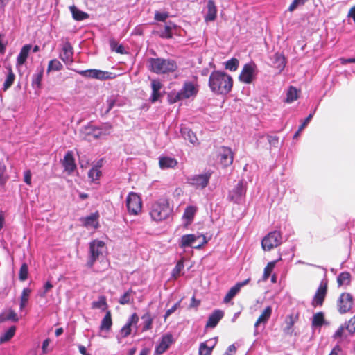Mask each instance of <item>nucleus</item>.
I'll return each instance as SVG.
<instances>
[{
    "label": "nucleus",
    "instance_id": "1",
    "mask_svg": "<svg viewBox=\"0 0 355 355\" xmlns=\"http://www.w3.org/2000/svg\"><path fill=\"white\" fill-rule=\"evenodd\" d=\"M232 78L224 71H214L209 76V87L217 94H227L232 88Z\"/></svg>",
    "mask_w": 355,
    "mask_h": 355
},
{
    "label": "nucleus",
    "instance_id": "2",
    "mask_svg": "<svg viewBox=\"0 0 355 355\" xmlns=\"http://www.w3.org/2000/svg\"><path fill=\"white\" fill-rule=\"evenodd\" d=\"M148 69L156 74H168L175 72L178 67L173 59L162 58H150L147 60Z\"/></svg>",
    "mask_w": 355,
    "mask_h": 355
},
{
    "label": "nucleus",
    "instance_id": "3",
    "mask_svg": "<svg viewBox=\"0 0 355 355\" xmlns=\"http://www.w3.org/2000/svg\"><path fill=\"white\" fill-rule=\"evenodd\" d=\"M106 245L103 241L94 239L89 244V252L86 266L89 268H93L94 263L97 261H103L101 259L106 252Z\"/></svg>",
    "mask_w": 355,
    "mask_h": 355
},
{
    "label": "nucleus",
    "instance_id": "4",
    "mask_svg": "<svg viewBox=\"0 0 355 355\" xmlns=\"http://www.w3.org/2000/svg\"><path fill=\"white\" fill-rule=\"evenodd\" d=\"M172 209L168 201H155L152 205L150 214L151 218L155 221H162L167 218Z\"/></svg>",
    "mask_w": 355,
    "mask_h": 355
},
{
    "label": "nucleus",
    "instance_id": "5",
    "mask_svg": "<svg viewBox=\"0 0 355 355\" xmlns=\"http://www.w3.org/2000/svg\"><path fill=\"white\" fill-rule=\"evenodd\" d=\"M207 241L204 236L189 234L182 236L179 242V246L181 248L191 247L198 249L200 248Z\"/></svg>",
    "mask_w": 355,
    "mask_h": 355
},
{
    "label": "nucleus",
    "instance_id": "6",
    "mask_svg": "<svg viewBox=\"0 0 355 355\" xmlns=\"http://www.w3.org/2000/svg\"><path fill=\"white\" fill-rule=\"evenodd\" d=\"M282 243V235L279 231H273L268 233L261 241V245L264 250H270L277 247Z\"/></svg>",
    "mask_w": 355,
    "mask_h": 355
},
{
    "label": "nucleus",
    "instance_id": "7",
    "mask_svg": "<svg viewBox=\"0 0 355 355\" xmlns=\"http://www.w3.org/2000/svg\"><path fill=\"white\" fill-rule=\"evenodd\" d=\"M75 71L83 77L100 80H108L114 78L112 73L99 69L76 70Z\"/></svg>",
    "mask_w": 355,
    "mask_h": 355
},
{
    "label": "nucleus",
    "instance_id": "8",
    "mask_svg": "<svg viewBox=\"0 0 355 355\" xmlns=\"http://www.w3.org/2000/svg\"><path fill=\"white\" fill-rule=\"evenodd\" d=\"M354 297L349 293H343L337 300V309L340 314L349 312L353 306Z\"/></svg>",
    "mask_w": 355,
    "mask_h": 355
},
{
    "label": "nucleus",
    "instance_id": "9",
    "mask_svg": "<svg viewBox=\"0 0 355 355\" xmlns=\"http://www.w3.org/2000/svg\"><path fill=\"white\" fill-rule=\"evenodd\" d=\"M256 65L254 63L245 64L239 75V79L241 82L250 84L255 78Z\"/></svg>",
    "mask_w": 355,
    "mask_h": 355
},
{
    "label": "nucleus",
    "instance_id": "10",
    "mask_svg": "<svg viewBox=\"0 0 355 355\" xmlns=\"http://www.w3.org/2000/svg\"><path fill=\"white\" fill-rule=\"evenodd\" d=\"M327 291V281L322 280L312 300L311 304L313 306L322 305Z\"/></svg>",
    "mask_w": 355,
    "mask_h": 355
},
{
    "label": "nucleus",
    "instance_id": "11",
    "mask_svg": "<svg viewBox=\"0 0 355 355\" xmlns=\"http://www.w3.org/2000/svg\"><path fill=\"white\" fill-rule=\"evenodd\" d=\"M174 342L173 335L171 334H166L162 336L159 343L155 349V355H161L164 354Z\"/></svg>",
    "mask_w": 355,
    "mask_h": 355
},
{
    "label": "nucleus",
    "instance_id": "12",
    "mask_svg": "<svg viewBox=\"0 0 355 355\" xmlns=\"http://www.w3.org/2000/svg\"><path fill=\"white\" fill-rule=\"evenodd\" d=\"M99 213L96 211L87 216L80 218V221L86 228L96 230L99 227Z\"/></svg>",
    "mask_w": 355,
    "mask_h": 355
},
{
    "label": "nucleus",
    "instance_id": "13",
    "mask_svg": "<svg viewBox=\"0 0 355 355\" xmlns=\"http://www.w3.org/2000/svg\"><path fill=\"white\" fill-rule=\"evenodd\" d=\"M247 191V182L240 180L230 192V200H239L245 197Z\"/></svg>",
    "mask_w": 355,
    "mask_h": 355
},
{
    "label": "nucleus",
    "instance_id": "14",
    "mask_svg": "<svg viewBox=\"0 0 355 355\" xmlns=\"http://www.w3.org/2000/svg\"><path fill=\"white\" fill-rule=\"evenodd\" d=\"M183 100L194 97L197 95L198 89L191 82H185L182 89L179 91Z\"/></svg>",
    "mask_w": 355,
    "mask_h": 355
},
{
    "label": "nucleus",
    "instance_id": "15",
    "mask_svg": "<svg viewBox=\"0 0 355 355\" xmlns=\"http://www.w3.org/2000/svg\"><path fill=\"white\" fill-rule=\"evenodd\" d=\"M219 157L221 164L225 167L230 166L234 159L233 152L229 147L223 146L219 151Z\"/></svg>",
    "mask_w": 355,
    "mask_h": 355
},
{
    "label": "nucleus",
    "instance_id": "16",
    "mask_svg": "<svg viewBox=\"0 0 355 355\" xmlns=\"http://www.w3.org/2000/svg\"><path fill=\"white\" fill-rule=\"evenodd\" d=\"M82 131L83 134L84 135V138L88 141L97 139L101 137V133L99 131L98 126L89 124L84 126Z\"/></svg>",
    "mask_w": 355,
    "mask_h": 355
},
{
    "label": "nucleus",
    "instance_id": "17",
    "mask_svg": "<svg viewBox=\"0 0 355 355\" xmlns=\"http://www.w3.org/2000/svg\"><path fill=\"white\" fill-rule=\"evenodd\" d=\"M73 49L69 42H66L62 48L60 58L65 63L69 64L73 62Z\"/></svg>",
    "mask_w": 355,
    "mask_h": 355
},
{
    "label": "nucleus",
    "instance_id": "18",
    "mask_svg": "<svg viewBox=\"0 0 355 355\" xmlns=\"http://www.w3.org/2000/svg\"><path fill=\"white\" fill-rule=\"evenodd\" d=\"M211 173H206L205 174H200L194 175L190 179L191 184L194 185L197 188H205L210 179Z\"/></svg>",
    "mask_w": 355,
    "mask_h": 355
},
{
    "label": "nucleus",
    "instance_id": "19",
    "mask_svg": "<svg viewBox=\"0 0 355 355\" xmlns=\"http://www.w3.org/2000/svg\"><path fill=\"white\" fill-rule=\"evenodd\" d=\"M272 311V309L270 306H268L264 309V310L259 315V317L258 318L257 320L254 324V335H257L258 334L257 328L260 324H263V325L265 326L266 324L268 322V320L271 316Z\"/></svg>",
    "mask_w": 355,
    "mask_h": 355
},
{
    "label": "nucleus",
    "instance_id": "20",
    "mask_svg": "<svg viewBox=\"0 0 355 355\" xmlns=\"http://www.w3.org/2000/svg\"><path fill=\"white\" fill-rule=\"evenodd\" d=\"M107 108L105 112L107 114L109 112L115 107H121L125 104V100L119 96H111L106 101Z\"/></svg>",
    "mask_w": 355,
    "mask_h": 355
},
{
    "label": "nucleus",
    "instance_id": "21",
    "mask_svg": "<svg viewBox=\"0 0 355 355\" xmlns=\"http://www.w3.org/2000/svg\"><path fill=\"white\" fill-rule=\"evenodd\" d=\"M62 165L64 168V170L69 173L73 172L76 168V165L75 164V159L72 151L67 152L62 161Z\"/></svg>",
    "mask_w": 355,
    "mask_h": 355
},
{
    "label": "nucleus",
    "instance_id": "22",
    "mask_svg": "<svg viewBox=\"0 0 355 355\" xmlns=\"http://www.w3.org/2000/svg\"><path fill=\"white\" fill-rule=\"evenodd\" d=\"M207 13L204 16L206 22L213 21L217 15V8L214 0H208L207 4Z\"/></svg>",
    "mask_w": 355,
    "mask_h": 355
},
{
    "label": "nucleus",
    "instance_id": "23",
    "mask_svg": "<svg viewBox=\"0 0 355 355\" xmlns=\"http://www.w3.org/2000/svg\"><path fill=\"white\" fill-rule=\"evenodd\" d=\"M272 67L278 69L279 72H282L285 68L286 61L285 56L282 53H275L272 57L270 58Z\"/></svg>",
    "mask_w": 355,
    "mask_h": 355
},
{
    "label": "nucleus",
    "instance_id": "24",
    "mask_svg": "<svg viewBox=\"0 0 355 355\" xmlns=\"http://www.w3.org/2000/svg\"><path fill=\"white\" fill-rule=\"evenodd\" d=\"M178 161L173 157L161 156L159 157V165L162 169L173 168L178 165Z\"/></svg>",
    "mask_w": 355,
    "mask_h": 355
},
{
    "label": "nucleus",
    "instance_id": "25",
    "mask_svg": "<svg viewBox=\"0 0 355 355\" xmlns=\"http://www.w3.org/2000/svg\"><path fill=\"white\" fill-rule=\"evenodd\" d=\"M223 316V311L220 310H215L208 318L206 327L214 328Z\"/></svg>",
    "mask_w": 355,
    "mask_h": 355
},
{
    "label": "nucleus",
    "instance_id": "26",
    "mask_svg": "<svg viewBox=\"0 0 355 355\" xmlns=\"http://www.w3.org/2000/svg\"><path fill=\"white\" fill-rule=\"evenodd\" d=\"M31 48V44H26L21 49L17 58V66H21L26 62Z\"/></svg>",
    "mask_w": 355,
    "mask_h": 355
},
{
    "label": "nucleus",
    "instance_id": "27",
    "mask_svg": "<svg viewBox=\"0 0 355 355\" xmlns=\"http://www.w3.org/2000/svg\"><path fill=\"white\" fill-rule=\"evenodd\" d=\"M112 326V320L110 311H107L105 316L102 319L100 324V330L102 331L109 332Z\"/></svg>",
    "mask_w": 355,
    "mask_h": 355
},
{
    "label": "nucleus",
    "instance_id": "28",
    "mask_svg": "<svg viewBox=\"0 0 355 355\" xmlns=\"http://www.w3.org/2000/svg\"><path fill=\"white\" fill-rule=\"evenodd\" d=\"M126 206L130 214L137 215L142 208V201H126Z\"/></svg>",
    "mask_w": 355,
    "mask_h": 355
},
{
    "label": "nucleus",
    "instance_id": "29",
    "mask_svg": "<svg viewBox=\"0 0 355 355\" xmlns=\"http://www.w3.org/2000/svg\"><path fill=\"white\" fill-rule=\"evenodd\" d=\"M8 320L14 322L19 320L17 314L12 309H8L0 315V323Z\"/></svg>",
    "mask_w": 355,
    "mask_h": 355
},
{
    "label": "nucleus",
    "instance_id": "30",
    "mask_svg": "<svg viewBox=\"0 0 355 355\" xmlns=\"http://www.w3.org/2000/svg\"><path fill=\"white\" fill-rule=\"evenodd\" d=\"M180 132L182 137L185 139L189 140L191 144H195L197 142L198 139L196 136V134L189 128H181Z\"/></svg>",
    "mask_w": 355,
    "mask_h": 355
},
{
    "label": "nucleus",
    "instance_id": "31",
    "mask_svg": "<svg viewBox=\"0 0 355 355\" xmlns=\"http://www.w3.org/2000/svg\"><path fill=\"white\" fill-rule=\"evenodd\" d=\"M70 10L72 14L73 18L76 21H83L89 18V15L87 12H85L78 8H77L75 6H70Z\"/></svg>",
    "mask_w": 355,
    "mask_h": 355
},
{
    "label": "nucleus",
    "instance_id": "32",
    "mask_svg": "<svg viewBox=\"0 0 355 355\" xmlns=\"http://www.w3.org/2000/svg\"><path fill=\"white\" fill-rule=\"evenodd\" d=\"M297 315L294 316L293 314H291L286 317L285 320L286 327L284 329V331L286 334H292L293 331V327L295 323L296 320H297Z\"/></svg>",
    "mask_w": 355,
    "mask_h": 355
},
{
    "label": "nucleus",
    "instance_id": "33",
    "mask_svg": "<svg viewBox=\"0 0 355 355\" xmlns=\"http://www.w3.org/2000/svg\"><path fill=\"white\" fill-rule=\"evenodd\" d=\"M44 73L43 68L37 69V72L32 76V86L34 88L40 89Z\"/></svg>",
    "mask_w": 355,
    "mask_h": 355
},
{
    "label": "nucleus",
    "instance_id": "34",
    "mask_svg": "<svg viewBox=\"0 0 355 355\" xmlns=\"http://www.w3.org/2000/svg\"><path fill=\"white\" fill-rule=\"evenodd\" d=\"M16 327L11 326L5 332H3L0 336V344H3L9 341L15 334Z\"/></svg>",
    "mask_w": 355,
    "mask_h": 355
},
{
    "label": "nucleus",
    "instance_id": "35",
    "mask_svg": "<svg viewBox=\"0 0 355 355\" xmlns=\"http://www.w3.org/2000/svg\"><path fill=\"white\" fill-rule=\"evenodd\" d=\"M6 69H8V74L3 83V89L4 91H6L12 85L15 79V75L14 74L11 67L9 66L6 67Z\"/></svg>",
    "mask_w": 355,
    "mask_h": 355
},
{
    "label": "nucleus",
    "instance_id": "36",
    "mask_svg": "<svg viewBox=\"0 0 355 355\" xmlns=\"http://www.w3.org/2000/svg\"><path fill=\"white\" fill-rule=\"evenodd\" d=\"M351 275L349 272H343L337 277L338 286H347L350 283Z\"/></svg>",
    "mask_w": 355,
    "mask_h": 355
},
{
    "label": "nucleus",
    "instance_id": "37",
    "mask_svg": "<svg viewBox=\"0 0 355 355\" xmlns=\"http://www.w3.org/2000/svg\"><path fill=\"white\" fill-rule=\"evenodd\" d=\"M175 27V25L172 23L171 21H169L164 26V31H161L159 36L162 38H172L173 33H172V29Z\"/></svg>",
    "mask_w": 355,
    "mask_h": 355
},
{
    "label": "nucleus",
    "instance_id": "38",
    "mask_svg": "<svg viewBox=\"0 0 355 355\" xmlns=\"http://www.w3.org/2000/svg\"><path fill=\"white\" fill-rule=\"evenodd\" d=\"M196 210L197 209L194 206H189L187 207L183 214V218L186 219L188 223H191L193 219Z\"/></svg>",
    "mask_w": 355,
    "mask_h": 355
},
{
    "label": "nucleus",
    "instance_id": "39",
    "mask_svg": "<svg viewBox=\"0 0 355 355\" xmlns=\"http://www.w3.org/2000/svg\"><path fill=\"white\" fill-rule=\"evenodd\" d=\"M278 261L279 260H275V261H270L265 267L264 270H263V277H262V279L263 281H266L269 278L272 271L275 268V265Z\"/></svg>",
    "mask_w": 355,
    "mask_h": 355
},
{
    "label": "nucleus",
    "instance_id": "40",
    "mask_svg": "<svg viewBox=\"0 0 355 355\" xmlns=\"http://www.w3.org/2000/svg\"><path fill=\"white\" fill-rule=\"evenodd\" d=\"M110 46L111 50L113 51H115V52H116L118 53H121V54L127 53L123 46L122 44H118L117 42L114 39H112L110 40Z\"/></svg>",
    "mask_w": 355,
    "mask_h": 355
},
{
    "label": "nucleus",
    "instance_id": "41",
    "mask_svg": "<svg viewBox=\"0 0 355 355\" xmlns=\"http://www.w3.org/2000/svg\"><path fill=\"white\" fill-rule=\"evenodd\" d=\"M343 325L347 331L349 335L353 336L355 334V315L348 321H346Z\"/></svg>",
    "mask_w": 355,
    "mask_h": 355
},
{
    "label": "nucleus",
    "instance_id": "42",
    "mask_svg": "<svg viewBox=\"0 0 355 355\" xmlns=\"http://www.w3.org/2000/svg\"><path fill=\"white\" fill-rule=\"evenodd\" d=\"M102 175V172L99 168H94L93 166L88 172V177L92 182H96L100 178Z\"/></svg>",
    "mask_w": 355,
    "mask_h": 355
},
{
    "label": "nucleus",
    "instance_id": "43",
    "mask_svg": "<svg viewBox=\"0 0 355 355\" xmlns=\"http://www.w3.org/2000/svg\"><path fill=\"white\" fill-rule=\"evenodd\" d=\"M62 68L63 66L61 62L56 59H53L49 62L47 72L49 73L51 71H60Z\"/></svg>",
    "mask_w": 355,
    "mask_h": 355
},
{
    "label": "nucleus",
    "instance_id": "44",
    "mask_svg": "<svg viewBox=\"0 0 355 355\" xmlns=\"http://www.w3.org/2000/svg\"><path fill=\"white\" fill-rule=\"evenodd\" d=\"M297 98V90L295 87L291 86L286 93L287 103H292Z\"/></svg>",
    "mask_w": 355,
    "mask_h": 355
},
{
    "label": "nucleus",
    "instance_id": "45",
    "mask_svg": "<svg viewBox=\"0 0 355 355\" xmlns=\"http://www.w3.org/2000/svg\"><path fill=\"white\" fill-rule=\"evenodd\" d=\"M240 289L239 288V286L236 284L232 286L227 293L226 295L224 297V302H229L232 298L235 297V295L239 292Z\"/></svg>",
    "mask_w": 355,
    "mask_h": 355
},
{
    "label": "nucleus",
    "instance_id": "46",
    "mask_svg": "<svg viewBox=\"0 0 355 355\" xmlns=\"http://www.w3.org/2000/svg\"><path fill=\"white\" fill-rule=\"evenodd\" d=\"M324 321V314L322 312H319L313 315L312 320L313 327H321Z\"/></svg>",
    "mask_w": 355,
    "mask_h": 355
},
{
    "label": "nucleus",
    "instance_id": "47",
    "mask_svg": "<svg viewBox=\"0 0 355 355\" xmlns=\"http://www.w3.org/2000/svg\"><path fill=\"white\" fill-rule=\"evenodd\" d=\"M167 98L169 104H173L178 101L183 100L180 92H171L168 94Z\"/></svg>",
    "mask_w": 355,
    "mask_h": 355
},
{
    "label": "nucleus",
    "instance_id": "48",
    "mask_svg": "<svg viewBox=\"0 0 355 355\" xmlns=\"http://www.w3.org/2000/svg\"><path fill=\"white\" fill-rule=\"evenodd\" d=\"M141 318L144 320V327L143 330L146 331L149 330L152 328V324H153V318L150 315V314L148 312L146 314H144Z\"/></svg>",
    "mask_w": 355,
    "mask_h": 355
},
{
    "label": "nucleus",
    "instance_id": "49",
    "mask_svg": "<svg viewBox=\"0 0 355 355\" xmlns=\"http://www.w3.org/2000/svg\"><path fill=\"white\" fill-rule=\"evenodd\" d=\"M107 306L106 299L104 296H101L98 301H94L92 304L93 309H105Z\"/></svg>",
    "mask_w": 355,
    "mask_h": 355
},
{
    "label": "nucleus",
    "instance_id": "50",
    "mask_svg": "<svg viewBox=\"0 0 355 355\" xmlns=\"http://www.w3.org/2000/svg\"><path fill=\"white\" fill-rule=\"evenodd\" d=\"M239 63V62L236 58H231L225 62V69L234 71L238 69Z\"/></svg>",
    "mask_w": 355,
    "mask_h": 355
},
{
    "label": "nucleus",
    "instance_id": "51",
    "mask_svg": "<svg viewBox=\"0 0 355 355\" xmlns=\"http://www.w3.org/2000/svg\"><path fill=\"white\" fill-rule=\"evenodd\" d=\"M28 265L24 263L20 268L19 272V279L21 281H25L28 278Z\"/></svg>",
    "mask_w": 355,
    "mask_h": 355
},
{
    "label": "nucleus",
    "instance_id": "52",
    "mask_svg": "<svg viewBox=\"0 0 355 355\" xmlns=\"http://www.w3.org/2000/svg\"><path fill=\"white\" fill-rule=\"evenodd\" d=\"M98 127L99 131L101 133V137L110 135V130L112 128V125L110 123H103L102 125L98 126Z\"/></svg>",
    "mask_w": 355,
    "mask_h": 355
},
{
    "label": "nucleus",
    "instance_id": "53",
    "mask_svg": "<svg viewBox=\"0 0 355 355\" xmlns=\"http://www.w3.org/2000/svg\"><path fill=\"white\" fill-rule=\"evenodd\" d=\"M132 327L125 324L120 330L119 335L117 336L119 339V336L122 338L128 337L132 332Z\"/></svg>",
    "mask_w": 355,
    "mask_h": 355
},
{
    "label": "nucleus",
    "instance_id": "54",
    "mask_svg": "<svg viewBox=\"0 0 355 355\" xmlns=\"http://www.w3.org/2000/svg\"><path fill=\"white\" fill-rule=\"evenodd\" d=\"M53 287V285L50 282H46L44 286L42 291H39L38 295L41 297H45L46 293Z\"/></svg>",
    "mask_w": 355,
    "mask_h": 355
},
{
    "label": "nucleus",
    "instance_id": "55",
    "mask_svg": "<svg viewBox=\"0 0 355 355\" xmlns=\"http://www.w3.org/2000/svg\"><path fill=\"white\" fill-rule=\"evenodd\" d=\"M31 293V288H29L28 287L27 288H24L23 289V291H22V293H21V297H20V302H27L28 303V301Z\"/></svg>",
    "mask_w": 355,
    "mask_h": 355
},
{
    "label": "nucleus",
    "instance_id": "56",
    "mask_svg": "<svg viewBox=\"0 0 355 355\" xmlns=\"http://www.w3.org/2000/svg\"><path fill=\"white\" fill-rule=\"evenodd\" d=\"M6 166L0 164V184L3 185L8 180V176L5 174Z\"/></svg>",
    "mask_w": 355,
    "mask_h": 355
},
{
    "label": "nucleus",
    "instance_id": "57",
    "mask_svg": "<svg viewBox=\"0 0 355 355\" xmlns=\"http://www.w3.org/2000/svg\"><path fill=\"white\" fill-rule=\"evenodd\" d=\"M169 17L168 12H155L154 19L158 21H165L166 19Z\"/></svg>",
    "mask_w": 355,
    "mask_h": 355
},
{
    "label": "nucleus",
    "instance_id": "58",
    "mask_svg": "<svg viewBox=\"0 0 355 355\" xmlns=\"http://www.w3.org/2000/svg\"><path fill=\"white\" fill-rule=\"evenodd\" d=\"M131 292H132V291L129 290V291H126L125 293H124V294L120 297V298L119 300V302L121 304H128L130 302V296Z\"/></svg>",
    "mask_w": 355,
    "mask_h": 355
},
{
    "label": "nucleus",
    "instance_id": "59",
    "mask_svg": "<svg viewBox=\"0 0 355 355\" xmlns=\"http://www.w3.org/2000/svg\"><path fill=\"white\" fill-rule=\"evenodd\" d=\"M212 349L204 344H200L199 347L198 355H211Z\"/></svg>",
    "mask_w": 355,
    "mask_h": 355
},
{
    "label": "nucleus",
    "instance_id": "60",
    "mask_svg": "<svg viewBox=\"0 0 355 355\" xmlns=\"http://www.w3.org/2000/svg\"><path fill=\"white\" fill-rule=\"evenodd\" d=\"M138 321H139V317L137 315V313H134L128 319V321L125 324L130 326V327H132L133 325L136 326Z\"/></svg>",
    "mask_w": 355,
    "mask_h": 355
},
{
    "label": "nucleus",
    "instance_id": "61",
    "mask_svg": "<svg viewBox=\"0 0 355 355\" xmlns=\"http://www.w3.org/2000/svg\"><path fill=\"white\" fill-rule=\"evenodd\" d=\"M307 0H293L288 7V10L293 12L298 6L304 5Z\"/></svg>",
    "mask_w": 355,
    "mask_h": 355
},
{
    "label": "nucleus",
    "instance_id": "62",
    "mask_svg": "<svg viewBox=\"0 0 355 355\" xmlns=\"http://www.w3.org/2000/svg\"><path fill=\"white\" fill-rule=\"evenodd\" d=\"M162 85L159 80L153 79L151 80L152 91L160 92Z\"/></svg>",
    "mask_w": 355,
    "mask_h": 355
},
{
    "label": "nucleus",
    "instance_id": "63",
    "mask_svg": "<svg viewBox=\"0 0 355 355\" xmlns=\"http://www.w3.org/2000/svg\"><path fill=\"white\" fill-rule=\"evenodd\" d=\"M346 330L345 328V326L342 324L339 327V328L335 331L333 338L334 339L337 338H341L343 336H344V331Z\"/></svg>",
    "mask_w": 355,
    "mask_h": 355
},
{
    "label": "nucleus",
    "instance_id": "64",
    "mask_svg": "<svg viewBox=\"0 0 355 355\" xmlns=\"http://www.w3.org/2000/svg\"><path fill=\"white\" fill-rule=\"evenodd\" d=\"M180 302L175 303L171 309H168L164 315V318L165 320H166V318L168 317H169L173 313H174L177 309L180 306Z\"/></svg>",
    "mask_w": 355,
    "mask_h": 355
}]
</instances>
